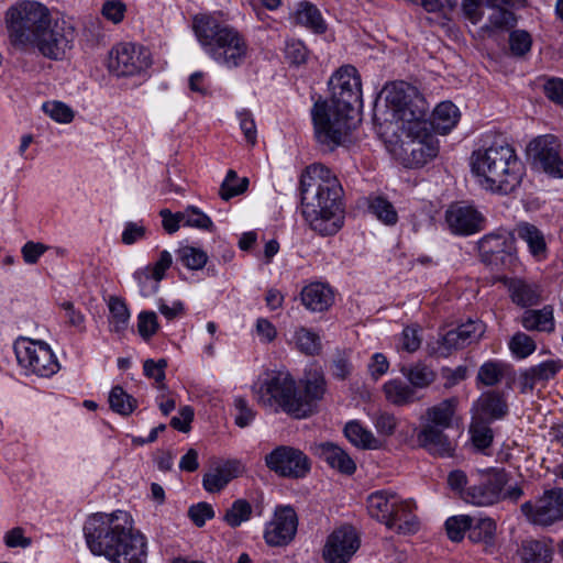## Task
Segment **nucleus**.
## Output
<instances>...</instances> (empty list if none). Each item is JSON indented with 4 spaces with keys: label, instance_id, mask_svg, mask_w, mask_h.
Returning <instances> with one entry per match:
<instances>
[{
    "label": "nucleus",
    "instance_id": "f257e3e1",
    "mask_svg": "<svg viewBox=\"0 0 563 563\" xmlns=\"http://www.w3.org/2000/svg\"><path fill=\"white\" fill-rule=\"evenodd\" d=\"M330 100L317 101L311 109L314 137L324 151L342 145L354 128L362 104L361 77L352 65L339 68L330 78Z\"/></svg>",
    "mask_w": 563,
    "mask_h": 563
},
{
    "label": "nucleus",
    "instance_id": "f03ea898",
    "mask_svg": "<svg viewBox=\"0 0 563 563\" xmlns=\"http://www.w3.org/2000/svg\"><path fill=\"white\" fill-rule=\"evenodd\" d=\"M88 549L111 563H147V539L123 510L93 514L84 525Z\"/></svg>",
    "mask_w": 563,
    "mask_h": 563
},
{
    "label": "nucleus",
    "instance_id": "7ed1b4c3",
    "mask_svg": "<svg viewBox=\"0 0 563 563\" xmlns=\"http://www.w3.org/2000/svg\"><path fill=\"white\" fill-rule=\"evenodd\" d=\"M302 216L321 235L335 234L343 224V189L336 176L322 164L308 166L300 178Z\"/></svg>",
    "mask_w": 563,
    "mask_h": 563
},
{
    "label": "nucleus",
    "instance_id": "20e7f679",
    "mask_svg": "<svg viewBox=\"0 0 563 563\" xmlns=\"http://www.w3.org/2000/svg\"><path fill=\"white\" fill-rule=\"evenodd\" d=\"M470 165L483 189L501 196L515 192L525 175V165L516 148L501 136H496L475 150Z\"/></svg>",
    "mask_w": 563,
    "mask_h": 563
},
{
    "label": "nucleus",
    "instance_id": "39448f33",
    "mask_svg": "<svg viewBox=\"0 0 563 563\" xmlns=\"http://www.w3.org/2000/svg\"><path fill=\"white\" fill-rule=\"evenodd\" d=\"M192 27L205 52L219 65L236 68L247 58L249 44L233 26L210 15H196Z\"/></svg>",
    "mask_w": 563,
    "mask_h": 563
},
{
    "label": "nucleus",
    "instance_id": "423d86ee",
    "mask_svg": "<svg viewBox=\"0 0 563 563\" xmlns=\"http://www.w3.org/2000/svg\"><path fill=\"white\" fill-rule=\"evenodd\" d=\"M9 37L14 46L29 47L52 22L49 10L36 1H23L5 13Z\"/></svg>",
    "mask_w": 563,
    "mask_h": 563
},
{
    "label": "nucleus",
    "instance_id": "0eeeda50",
    "mask_svg": "<svg viewBox=\"0 0 563 563\" xmlns=\"http://www.w3.org/2000/svg\"><path fill=\"white\" fill-rule=\"evenodd\" d=\"M258 404L273 411H283L299 418V387L288 371H273L254 387Z\"/></svg>",
    "mask_w": 563,
    "mask_h": 563
},
{
    "label": "nucleus",
    "instance_id": "6e6552de",
    "mask_svg": "<svg viewBox=\"0 0 563 563\" xmlns=\"http://www.w3.org/2000/svg\"><path fill=\"white\" fill-rule=\"evenodd\" d=\"M14 353L25 375L52 377L59 368V362L51 346L43 342L22 338L14 343Z\"/></svg>",
    "mask_w": 563,
    "mask_h": 563
},
{
    "label": "nucleus",
    "instance_id": "1a4fd4ad",
    "mask_svg": "<svg viewBox=\"0 0 563 563\" xmlns=\"http://www.w3.org/2000/svg\"><path fill=\"white\" fill-rule=\"evenodd\" d=\"M75 27L65 20L52 21L44 31L32 41L29 47L36 48L44 57L62 60L73 48Z\"/></svg>",
    "mask_w": 563,
    "mask_h": 563
},
{
    "label": "nucleus",
    "instance_id": "9d476101",
    "mask_svg": "<svg viewBox=\"0 0 563 563\" xmlns=\"http://www.w3.org/2000/svg\"><path fill=\"white\" fill-rule=\"evenodd\" d=\"M151 64V54L148 49L142 45L119 43L109 52L108 69L117 77L141 75Z\"/></svg>",
    "mask_w": 563,
    "mask_h": 563
},
{
    "label": "nucleus",
    "instance_id": "9b49d317",
    "mask_svg": "<svg viewBox=\"0 0 563 563\" xmlns=\"http://www.w3.org/2000/svg\"><path fill=\"white\" fill-rule=\"evenodd\" d=\"M386 101L395 108L399 113V119L415 126L426 121L428 109L422 99H418L416 103L411 101V96L416 93V89L407 82L399 81L386 86Z\"/></svg>",
    "mask_w": 563,
    "mask_h": 563
},
{
    "label": "nucleus",
    "instance_id": "f8f14e48",
    "mask_svg": "<svg viewBox=\"0 0 563 563\" xmlns=\"http://www.w3.org/2000/svg\"><path fill=\"white\" fill-rule=\"evenodd\" d=\"M521 511L527 519L538 526H551L563 520V488L548 489L534 501L521 505Z\"/></svg>",
    "mask_w": 563,
    "mask_h": 563
},
{
    "label": "nucleus",
    "instance_id": "ddd939ff",
    "mask_svg": "<svg viewBox=\"0 0 563 563\" xmlns=\"http://www.w3.org/2000/svg\"><path fill=\"white\" fill-rule=\"evenodd\" d=\"M266 466L282 477L303 478L310 472L309 457L299 449L279 445L265 456Z\"/></svg>",
    "mask_w": 563,
    "mask_h": 563
},
{
    "label": "nucleus",
    "instance_id": "4468645a",
    "mask_svg": "<svg viewBox=\"0 0 563 563\" xmlns=\"http://www.w3.org/2000/svg\"><path fill=\"white\" fill-rule=\"evenodd\" d=\"M533 164L552 177L563 178V159L559 154V143L554 135L536 137L528 146Z\"/></svg>",
    "mask_w": 563,
    "mask_h": 563
},
{
    "label": "nucleus",
    "instance_id": "2eb2a0df",
    "mask_svg": "<svg viewBox=\"0 0 563 563\" xmlns=\"http://www.w3.org/2000/svg\"><path fill=\"white\" fill-rule=\"evenodd\" d=\"M298 517L290 506L277 507L273 518L266 523L264 539L268 545L285 547L289 544L297 532Z\"/></svg>",
    "mask_w": 563,
    "mask_h": 563
},
{
    "label": "nucleus",
    "instance_id": "dca6fc26",
    "mask_svg": "<svg viewBox=\"0 0 563 563\" xmlns=\"http://www.w3.org/2000/svg\"><path fill=\"white\" fill-rule=\"evenodd\" d=\"M507 483L508 474L505 471H494L485 475L478 484L467 487L462 499L474 506L493 505L500 499Z\"/></svg>",
    "mask_w": 563,
    "mask_h": 563
},
{
    "label": "nucleus",
    "instance_id": "f3484780",
    "mask_svg": "<svg viewBox=\"0 0 563 563\" xmlns=\"http://www.w3.org/2000/svg\"><path fill=\"white\" fill-rule=\"evenodd\" d=\"M445 223L451 233L467 236L485 228V217L473 206L453 203L445 211Z\"/></svg>",
    "mask_w": 563,
    "mask_h": 563
},
{
    "label": "nucleus",
    "instance_id": "a211bd4d",
    "mask_svg": "<svg viewBox=\"0 0 563 563\" xmlns=\"http://www.w3.org/2000/svg\"><path fill=\"white\" fill-rule=\"evenodd\" d=\"M360 547L358 538L352 527L334 530L323 548V559L328 563H346Z\"/></svg>",
    "mask_w": 563,
    "mask_h": 563
},
{
    "label": "nucleus",
    "instance_id": "6ab92c4d",
    "mask_svg": "<svg viewBox=\"0 0 563 563\" xmlns=\"http://www.w3.org/2000/svg\"><path fill=\"white\" fill-rule=\"evenodd\" d=\"M439 154V142L432 136L412 139L400 147V159L408 168H419Z\"/></svg>",
    "mask_w": 563,
    "mask_h": 563
},
{
    "label": "nucleus",
    "instance_id": "aec40b11",
    "mask_svg": "<svg viewBox=\"0 0 563 563\" xmlns=\"http://www.w3.org/2000/svg\"><path fill=\"white\" fill-rule=\"evenodd\" d=\"M485 324L481 320H468L455 329L448 331L441 339L440 347L445 354L453 350L464 349L477 342L485 332Z\"/></svg>",
    "mask_w": 563,
    "mask_h": 563
},
{
    "label": "nucleus",
    "instance_id": "412c9836",
    "mask_svg": "<svg viewBox=\"0 0 563 563\" xmlns=\"http://www.w3.org/2000/svg\"><path fill=\"white\" fill-rule=\"evenodd\" d=\"M443 428L433 424H423L417 434L419 446L428 451L431 455L449 457L455 450L454 443L444 433Z\"/></svg>",
    "mask_w": 563,
    "mask_h": 563
},
{
    "label": "nucleus",
    "instance_id": "4be33fe9",
    "mask_svg": "<svg viewBox=\"0 0 563 563\" xmlns=\"http://www.w3.org/2000/svg\"><path fill=\"white\" fill-rule=\"evenodd\" d=\"M472 410V418H481L490 423L508 415V404L501 393L489 390L479 396L474 402Z\"/></svg>",
    "mask_w": 563,
    "mask_h": 563
},
{
    "label": "nucleus",
    "instance_id": "5701e85b",
    "mask_svg": "<svg viewBox=\"0 0 563 563\" xmlns=\"http://www.w3.org/2000/svg\"><path fill=\"white\" fill-rule=\"evenodd\" d=\"M512 234L515 239L517 238L527 244L529 254L537 262H542L548 257L549 249L545 235L537 225L527 221L518 222Z\"/></svg>",
    "mask_w": 563,
    "mask_h": 563
},
{
    "label": "nucleus",
    "instance_id": "b1692460",
    "mask_svg": "<svg viewBox=\"0 0 563 563\" xmlns=\"http://www.w3.org/2000/svg\"><path fill=\"white\" fill-rule=\"evenodd\" d=\"M302 384L303 389H299V402H301L299 418L310 416L316 402L321 400L325 393V378L319 371L309 372Z\"/></svg>",
    "mask_w": 563,
    "mask_h": 563
},
{
    "label": "nucleus",
    "instance_id": "393cba45",
    "mask_svg": "<svg viewBox=\"0 0 563 563\" xmlns=\"http://www.w3.org/2000/svg\"><path fill=\"white\" fill-rule=\"evenodd\" d=\"M401 497L389 489H380L372 493L367 497V510L372 518L383 525L391 522V514L400 504Z\"/></svg>",
    "mask_w": 563,
    "mask_h": 563
},
{
    "label": "nucleus",
    "instance_id": "a878e982",
    "mask_svg": "<svg viewBox=\"0 0 563 563\" xmlns=\"http://www.w3.org/2000/svg\"><path fill=\"white\" fill-rule=\"evenodd\" d=\"M391 514V522H387L386 528L398 534H413L420 528V522L415 514L416 504L411 499H402L395 507Z\"/></svg>",
    "mask_w": 563,
    "mask_h": 563
},
{
    "label": "nucleus",
    "instance_id": "bb28decb",
    "mask_svg": "<svg viewBox=\"0 0 563 563\" xmlns=\"http://www.w3.org/2000/svg\"><path fill=\"white\" fill-rule=\"evenodd\" d=\"M241 472L242 466L240 462L227 461L212 467L203 475L202 486L208 493H220Z\"/></svg>",
    "mask_w": 563,
    "mask_h": 563
},
{
    "label": "nucleus",
    "instance_id": "cd10ccee",
    "mask_svg": "<svg viewBox=\"0 0 563 563\" xmlns=\"http://www.w3.org/2000/svg\"><path fill=\"white\" fill-rule=\"evenodd\" d=\"M300 298L306 309L312 312H322L332 306L334 294L328 285L316 282L302 288Z\"/></svg>",
    "mask_w": 563,
    "mask_h": 563
},
{
    "label": "nucleus",
    "instance_id": "c85d7f7f",
    "mask_svg": "<svg viewBox=\"0 0 563 563\" xmlns=\"http://www.w3.org/2000/svg\"><path fill=\"white\" fill-rule=\"evenodd\" d=\"M316 454L341 474L352 475L356 471L354 460L342 448L331 442L317 445Z\"/></svg>",
    "mask_w": 563,
    "mask_h": 563
},
{
    "label": "nucleus",
    "instance_id": "c756f323",
    "mask_svg": "<svg viewBox=\"0 0 563 563\" xmlns=\"http://www.w3.org/2000/svg\"><path fill=\"white\" fill-rule=\"evenodd\" d=\"M459 399L450 397L427 408L424 412L426 424H433L439 428L449 429L453 426L456 415Z\"/></svg>",
    "mask_w": 563,
    "mask_h": 563
},
{
    "label": "nucleus",
    "instance_id": "7c9ffc66",
    "mask_svg": "<svg viewBox=\"0 0 563 563\" xmlns=\"http://www.w3.org/2000/svg\"><path fill=\"white\" fill-rule=\"evenodd\" d=\"M561 368L562 362L560 360H548L526 369L520 375L522 391L532 390L538 382L553 378Z\"/></svg>",
    "mask_w": 563,
    "mask_h": 563
},
{
    "label": "nucleus",
    "instance_id": "2f4dec72",
    "mask_svg": "<svg viewBox=\"0 0 563 563\" xmlns=\"http://www.w3.org/2000/svg\"><path fill=\"white\" fill-rule=\"evenodd\" d=\"M383 391L386 400L397 407L409 406L421 399L409 384L399 378L387 380Z\"/></svg>",
    "mask_w": 563,
    "mask_h": 563
},
{
    "label": "nucleus",
    "instance_id": "473e14b6",
    "mask_svg": "<svg viewBox=\"0 0 563 563\" xmlns=\"http://www.w3.org/2000/svg\"><path fill=\"white\" fill-rule=\"evenodd\" d=\"M344 435L355 448L361 450H379L383 442L360 421H349L344 427Z\"/></svg>",
    "mask_w": 563,
    "mask_h": 563
},
{
    "label": "nucleus",
    "instance_id": "72a5a7b5",
    "mask_svg": "<svg viewBox=\"0 0 563 563\" xmlns=\"http://www.w3.org/2000/svg\"><path fill=\"white\" fill-rule=\"evenodd\" d=\"M552 555V548L542 540H523L517 549V556L521 563H550Z\"/></svg>",
    "mask_w": 563,
    "mask_h": 563
},
{
    "label": "nucleus",
    "instance_id": "f704fd0d",
    "mask_svg": "<svg viewBox=\"0 0 563 563\" xmlns=\"http://www.w3.org/2000/svg\"><path fill=\"white\" fill-rule=\"evenodd\" d=\"M553 307L544 306L542 309L526 310L521 317V324L528 331L551 333L555 329Z\"/></svg>",
    "mask_w": 563,
    "mask_h": 563
},
{
    "label": "nucleus",
    "instance_id": "c9c22d12",
    "mask_svg": "<svg viewBox=\"0 0 563 563\" xmlns=\"http://www.w3.org/2000/svg\"><path fill=\"white\" fill-rule=\"evenodd\" d=\"M459 119L457 107L451 101H443L434 108L431 123L437 132L446 134L456 125Z\"/></svg>",
    "mask_w": 563,
    "mask_h": 563
},
{
    "label": "nucleus",
    "instance_id": "e433bc0d",
    "mask_svg": "<svg viewBox=\"0 0 563 563\" xmlns=\"http://www.w3.org/2000/svg\"><path fill=\"white\" fill-rule=\"evenodd\" d=\"M514 241L512 232L503 230L484 235L478 242V247L484 255H496L508 252Z\"/></svg>",
    "mask_w": 563,
    "mask_h": 563
},
{
    "label": "nucleus",
    "instance_id": "4c0bfd02",
    "mask_svg": "<svg viewBox=\"0 0 563 563\" xmlns=\"http://www.w3.org/2000/svg\"><path fill=\"white\" fill-rule=\"evenodd\" d=\"M496 522L489 517H472L468 539L474 543L492 544L496 536Z\"/></svg>",
    "mask_w": 563,
    "mask_h": 563
},
{
    "label": "nucleus",
    "instance_id": "58836bf2",
    "mask_svg": "<svg viewBox=\"0 0 563 563\" xmlns=\"http://www.w3.org/2000/svg\"><path fill=\"white\" fill-rule=\"evenodd\" d=\"M509 290L512 301L522 308L538 305L541 301V294L536 285L515 280L510 284Z\"/></svg>",
    "mask_w": 563,
    "mask_h": 563
},
{
    "label": "nucleus",
    "instance_id": "ea45409f",
    "mask_svg": "<svg viewBox=\"0 0 563 563\" xmlns=\"http://www.w3.org/2000/svg\"><path fill=\"white\" fill-rule=\"evenodd\" d=\"M401 373L410 383L409 385L416 390V388H427L430 386L437 378V374L434 371L423 364L417 363L408 368H402Z\"/></svg>",
    "mask_w": 563,
    "mask_h": 563
},
{
    "label": "nucleus",
    "instance_id": "a19ab883",
    "mask_svg": "<svg viewBox=\"0 0 563 563\" xmlns=\"http://www.w3.org/2000/svg\"><path fill=\"white\" fill-rule=\"evenodd\" d=\"M508 365L501 361L490 360L481 365L476 380L484 386H496L501 382Z\"/></svg>",
    "mask_w": 563,
    "mask_h": 563
},
{
    "label": "nucleus",
    "instance_id": "79ce46f5",
    "mask_svg": "<svg viewBox=\"0 0 563 563\" xmlns=\"http://www.w3.org/2000/svg\"><path fill=\"white\" fill-rule=\"evenodd\" d=\"M470 434L473 445L481 452H484L493 443L494 434L489 422L481 418H472Z\"/></svg>",
    "mask_w": 563,
    "mask_h": 563
},
{
    "label": "nucleus",
    "instance_id": "37998d69",
    "mask_svg": "<svg viewBox=\"0 0 563 563\" xmlns=\"http://www.w3.org/2000/svg\"><path fill=\"white\" fill-rule=\"evenodd\" d=\"M110 327L114 332H122L128 328L130 320V311L125 302L119 297L109 299Z\"/></svg>",
    "mask_w": 563,
    "mask_h": 563
},
{
    "label": "nucleus",
    "instance_id": "c03bdc74",
    "mask_svg": "<svg viewBox=\"0 0 563 563\" xmlns=\"http://www.w3.org/2000/svg\"><path fill=\"white\" fill-rule=\"evenodd\" d=\"M109 404L113 411L122 416H129L137 406L136 399L129 395L121 386H114L111 389Z\"/></svg>",
    "mask_w": 563,
    "mask_h": 563
},
{
    "label": "nucleus",
    "instance_id": "a18cd8bd",
    "mask_svg": "<svg viewBox=\"0 0 563 563\" xmlns=\"http://www.w3.org/2000/svg\"><path fill=\"white\" fill-rule=\"evenodd\" d=\"M253 508L246 499H236L225 511L223 520L231 528H238L243 522L250 520Z\"/></svg>",
    "mask_w": 563,
    "mask_h": 563
},
{
    "label": "nucleus",
    "instance_id": "49530a36",
    "mask_svg": "<svg viewBox=\"0 0 563 563\" xmlns=\"http://www.w3.org/2000/svg\"><path fill=\"white\" fill-rule=\"evenodd\" d=\"M177 260L188 269L198 271L207 264L208 255L200 247L185 245L178 249Z\"/></svg>",
    "mask_w": 563,
    "mask_h": 563
},
{
    "label": "nucleus",
    "instance_id": "de8ad7c7",
    "mask_svg": "<svg viewBox=\"0 0 563 563\" xmlns=\"http://www.w3.org/2000/svg\"><path fill=\"white\" fill-rule=\"evenodd\" d=\"M297 349L306 355H316L321 350V341L317 333L300 327L294 333Z\"/></svg>",
    "mask_w": 563,
    "mask_h": 563
},
{
    "label": "nucleus",
    "instance_id": "09e8293b",
    "mask_svg": "<svg viewBox=\"0 0 563 563\" xmlns=\"http://www.w3.org/2000/svg\"><path fill=\"white\" fill-rule=\"evenodd\" d=\"M369 419L380 437H391L398 427L397 417L386 410L378 409L369 413Z\"/></svg>",
    "mask_w": 563,
    "mask_h": 563
},
{
    "label": "nucleus",
    "instance_id": "8fccbe9b",
    "mask_svg": "<svg viewBox=\"0 0 563 563\" xmlns=\"http://www.w3.org/2000/svg\"><path fill=\"white\" fill-rule=\"evenodd\" d=\"M368 208L378 220L387 225H394L398 220L395 207L384 197L372 198Z\"/></svg>",
    "mask_w": 563,
    "mask_h": 563
},
{
    "label": "nucleus",
    "instance_id": "3c124183",
    "mask_svg": "<svg viewBox=\"0 0 563 563\" xmlns=\"http://www.w3.org/2000/svg\"><path fill=\"white\" fill-rule=\"evenodd\" d=\"M249 186V179L246 177L239 178L236 173L230 169L222 181L220 187V197L228 201L231 198L243 194Z\"/></svg>",
    "mask_w": 563,
    "mask_h": 563
},
{
    "label": "nucleus",
    "instance_id": "603ef678",
    "mask_svg": "<svg viewBox=\"0 0 563 563\" xmlns=\"http://www.w3.org/2000/svg\"><path fill=\"white\" fill-rule=\"evenodd\" d=\"M296 16L298 22L313 29L316 32L321 33L325 30L320 11L308 2L300 3Z\"/></svg>",
    "mask_w": 563,
    "mask_h": 563
},
{
    "label": "nucleus",
    "instance_id": "864d4df0",
    "mask_svg": "<svg viewBox=\"0 0 563 563\" xmlns=\"http://www.w3.org/2000/svg\"><path fill=\"white\" fill-rule=\"evenodd\" d=\"M183 212V225L212 231L213 222L209 216L195 206L187 207Z\"/></svg>",
    "mask_w": 563,
    "mask_h": 563
},
{
    "label": "nucleus",
    "instance_id": "5fc2aeb1",
    "mask_svg": "<svg viewBox=\"0 0 563 563\" xmlns=\"http://www.w3.org/2000/svg\"><path fill=\"white\" fill-rule=\"evenodd\" d=\"M472 525V516L459 515L452 516L445 521V530L449 539L453 542H460L464 539L465 532Z\"/></svg>",
    "mask_w": 563,
    "mask_h": 563
},
{
    "label": "nucleus",
    "instance_id": "6e6d98bb",
    "mask_svg": "<svg viewBox=\"0 0 563 563\" xmlns=\"http://www.w3.org/2000/svg\"><path fill=\"white\" fill-rule=\"evenodd\" d=\"M493 9L488 18L487 30H507L515 26L517 20L510 10L504 7H489Z\"/></svg>",
    "mask_w": 563,
    "mask_h": 563
},
{
    "label": "nucleus",
    "instance_id": "4d7b16f0",
    "mask_svg": "<svg viewBox=\"0 0 563 563\" xmlns=\"http://www.w3.org/2000/svg\"><path fill=\"white\" fill-rule=\"evenodd\" d=\"M537 349L536 342L528 334L517 332L509 341V350L517 358H526Z\"/></svg>",
    "mask_w": 563,
    "mask_h": 563
},
{
    "label": "nucleus",
    "instance_id": "13d9d810",
    "mask_svg": "<svg viewBox=\"0 0 563 563\" xmlns=\"http://www.w3.org/2000/svg\"><path fill=\"white\" fill-rule=\"evenodd\" d=\"M43 111L58 123H70L74 119V111L66 103L60 101H47L43 103Z\"/></svg>",
    "mask_w": 563,
    "mask_h": 563
},
{
    "label": "nucleus",
    "instance_id": "bf43d9fd",
    "mask_svg": "<svg viewBox=\"0 0 563 563\" xmlns=\"http://www.w3.org/2000/svg\"><path fill=\"white\" fill-rule=\"evenodd\" d=\"M532 38L527 31L516 30L509 35V47L515 56H523L530 52Z\"/></svg>",
    "mask_w": 563,
    "mask_h": 563
},
{
    "label": "nucleus",
    "instance_id": "052dcab7",
    "mask_svg": "<svg viewBox=\"0 0 563 563\" xmlns=\"http://www.w3.org/2000/svg\"><path fill=\"white\" fill-rule=\"evenodd\" d=\"M147 229L143 224V221H128L124 224L121 241L124 245H132L146 238Z\"/></svg>",
    "mask_w": 563,
    "mask_h": 563
},
{
    "label": "nucleus",
    "instance_id": "680f3d73",
    "mask_svg": "<svg viewBox=\"0 0 563 563\" xmlns=\"http://www.w3.org/2000/svg\"><path fill=\"white\" fill-rule=\"evenodd\" d=\"M166 366L167 361L164 358H161L157 362L154 360H146L143 364L144 375L154 379L155 383H157V387L162 390L166 389L164 384Z\"/></svg>",
    "mask_w": 563,
    "mask_h": 563
},
{
    "label": "nucleus",
    "instance_id": "e2e57ef3",
    "mask_svg": "<svg viewBox=\"0 0 563 563\" xmlns=\"http://www.w3.org/2000/svg\"><path fill=\"white\" fill-rule=\"evenodd\" d=\"M133 278L136 280L140 287V292L144 297H148L158 290L159 283L156 279H153L150 266L136 271L133 274Z\"/></svg>",
    "mask_w": 563,
    "mask_h": 563
},
{
    "label": "nucleus",
    "instance_id": "0e129e2a",
    "mask_svg": "<svg viewBox=\"0 0 563 563\" xmlns=\"http://www.w3.org/2000/svg\"><path fill=\"white\" fill-rule=\"evenodd\" d=\"M235 423L240 428H245L255 419L256 411L250 406L249 401L243 397L234 398Z\"/></svg>",
    "mask_w": 563,
    "mask_h": 563
},
{
    "label": "nucleus",
    "instance_id": "69168bd1",
    "mask_svg": "<svg viewBox=\"0 0 563 563\" xmlns=\"http://www.w3.org/2000/svg\"><path fill=\"white\" fill-rule=\"evenodd\" d=\"M285 56L291 64L300 65L306 63L308 51L301 41L291 40L286 43Z\"/></svg>",
    "mask_w": 563,
    "mask_h": 563
},
{
    "label": "nucleus",
    "instance_id": "338daca9",
    "mask_svg": "<svg viewBox=\"0 0 563 563\" xmlns=\"http://www.w3.org/2000/svg\"><path fill=\"white\" fill-rule=\"evenodd\" d=\"M125 11V4L120 0H107L101 9L102 15L114 24L123 21Z\"/></svg>",
    "mask_w": 563,
    "mask_h": 563
},
{
    "label": "nucleus",
    "instance_id": "774afa93",
    "mask_svg": "<svg viewBox=\"0 0 563 563\" xmlns=\"http://www.w3.org/2000/svg\"><path fill=\"white\" fill-rule=\"evenodd\" d=\"M188 516L197 527H202L214 517V510L208 503H198L189 508Z\"/></svg>",
    "mask_w": 563,
    "mask_h": 563
}]
</instances>
